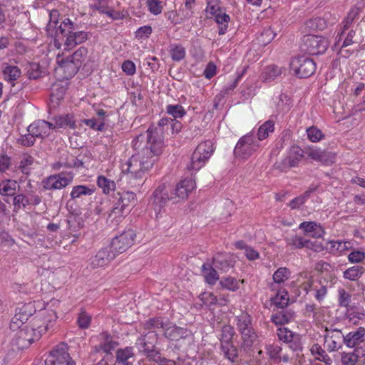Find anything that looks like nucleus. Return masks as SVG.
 I'll return each instance as SVG.
<instances>
[{
	"label": "nucleus",
	"mask_w": 365,
	"mask_h": 365,
	"mask_svg": "<svg viewBox=\"0 0 365 365\" xmlns=\"http://www.w3.org/2000/svg\"><path fill=\"white\" fill-rule=\"evenodd\" d=\"M364 270L365 269L362 266H353L346 269L344 272L343 276L346 279L356 281L362 276Z\"/></svg>",
	"instance_id": "obj_41"
},
{
	"label": "nucleus",
	"mask_w": 365,
	"mask_h": 365,
	"mask_svg": "<svg viewBox=\"0 0 365 365\" xmlns=\"http://www.w3.org/2000/svg\"><path fill=\"white\" fill-rule=\"evenodd\" d=\"M221 351L225 359L232 363H237L240 361L239 351L234 343L220 345Z\"/></svg>",
	"instance_id": "obj_26"
},
{
	"label": "nucleus",
	"mask_w": 365,
	"mask_h": 365,
	"mask_svg": "<svg viewBox=\"0 0 365 365\" xmlns=\"http://www.w3.org/2000/svg\"><path fill=\"white\" fill-rule=\"evenodd\" d=\"M97 185L103 190L105 194H108L115 189V182L103 175H100L97 179Z\"/></svg>",
	"instance_id": "obj_45"
},
{
	"label": "nucleus",
	"mask_w": 365,
	"mask_h": 365,
	"mask_svg": "<svg viewBox=\"0 0 365 365\" xmlns=\"http://www.w3.org/2000/svg\"><path fill=\"white\" fill-rule=\"evenodd\" d=\"M88 56V49L84 46H81L71 56H69L78 66H81L86 61Z\"/></svg>",
	"instance_id": "obj_48"
},
{
	"label": "nucleus",
	"mask_w": 365,
	"mask_h": 365,
	"mask_svg": "<svg viewBox=\"0 0 365 365\" xmlns=\"http://www.w3.org/2000/svg\"><path fill=\"white\" fill-rule=\"evenodd\" d=\"M53 129V123L44 120H38L29 125L27 131L34 134L36 138H43L50 134L51 130Z\"/></svg>",
	"instance_id": "obj_19"
},
{
	"label": "nucleus",
	"mask_w": 365,
	"mask_h": 365,
	"mask_svg": "<svg viewBox=\"0 0 365 365\" xmlns=\"http://www.w3.org/2000/svg\"><path fill=\"white\" fill-rule=\"evenodd\" d=\"M324 346L329 352H335L345 344V335L341 330L334 325L326 327L323 334Z\"/></svg>",
	"instance_id": "obj_7"
},
{
	"label": "nucleus",
	"mask_w": 365,
	"mask_h": 365,
	"mask_svg": "<svg viewBox=\"0 0 365 365\" xmlns=\"http://www.w3.org/2000/svg\"><path fill=\"white\" fill-rule=\"evenodd\" d=\"M360 11V9L356 6H354L350 9L346 17L343 21V30L341 32V35H344L345 31L347 30L350 27L351 24L354 22V21L358 18Z\"/></svg>",
	"instance_id": "obj_44"
},
{
	"label": "nucleus",
	"mask_w": 365,
	"mask_h": 365,
	"mask_svg": "<svg viewBox=\"0 0 365 365\" xmlns=\"http://www.w3.org/2000/svg\"><path fill=\"white\" fill-rule=\"evenodd\" d=\"M182 128L180 122L175 119L161 118L156 126H150L145 133L136 136L133 147L137 150L128 160L127 178L132 186L141 185L145 172L153 167L164 148L165 133L170 130L178 133Z\"/></svg>",
	"instance_id": "obj_1"
},
{
	"label": "nucleus",
	"mask_w": 365,
	"mask_h": 365,
	"mask_svg": "<svg viewBox=\"0 0 365 365\" xmlns=\"http://www.w3.org/2000/svg\"><path fill=\"white\" fill-rule=\"evenodd\" d=\"M274 123L272 120H267L258 129L257 140H262L269 136L270 133L274 132Z\"/></svg>",
	"instance_id": "obj_43"
},
{
	"label": "nucleus",
	"mask_w": 365,
	"mask_h": 365,
	"mask_svg": "<svg viewBox=\"0 0 365 365\" xmlns=\"http://www.w3.org/2000/svg\"><path fill=\"white\" fill-rule=\"evenodd\" d=\"M95 189L93 187H88L86 185H76L73 187L71 192V198L75 200L80 198L82 196L91 195L93 194Z\"/></svg>",
	"instance_id": "obj_38"
},
{
	"label": "nucleus",
	"mask_w": 365,
	"mask_h": 365,
	"mask_svg": "<svg viewBox=\"0 0 365 365\" xmlns=\"http://www.w3.org/2000/svg\"><path fill=\"white\" fill-rule=\"evenodd\" d=\"M51 305L38 310L29 324L21 327L16 334V342L21 348H25L34 341L38 340L41 336L49 331L56 324L57 319L56 312L51 309L52 306L59 304L58 300L51 302Z\"/></svg>",
	"instance_id": "obj_2"
},
{
	"label": "nucleus",
	"mask_w": 365,
	"mask_h": 365,
	"mask_svg": "<svg viewBox=\"0 0 365 365\" xmlns=\"http://www.w3.org/2000/svg\"><path fill=\"white\" fill-rule=\"evenodd\" d=\"M291 272L286 267H279L273 274V280L277 284H281L289 279Z\"/></svg>",
	"instance_id": "obj_49"
},
{
	"label": "nucleus",
	"mask_w": 365,
	"mask_h": 365,
	"mask_svg": "<svg viewBox=\"0 0 365 365\" xmlns=\"http://www.w3.org/2000/svg\"><path fill=\"white\" fill-rule=\"evenodd\" d=\"M116 257V254L109 247L100 250L90 259V265L93 269L108 265Z\"/></svg>",
	"instance_id": "obj_17"
},
{
	"label": "nucleus",
	"mask_w": 365,
	"mask_h": 365,
	"mask_svg": "<svg viewBox=\"0 0 365 365\" xmlns=\"http://www.w3.org/2000/svg\"><path fill=\"white\" fill-rule=\"evenodd\" d=\"M284 240L287 245L291 247L292 249H301L304 247L305 238L297 236V235L287 236Z\"/></svg>",
	"instance_id": "obj_47"
},
{
	"label": "nucleus",
	"mask_w": 365,
	"mask_h": 365,
	"mask_svg": "<svg viewBox=\"0 0 365 365\" xmlns=\"http://www.w3.org/2000/svg\"><path fill=\"white\" fill-rule=\"evenodd\" d=\"M136 201V195L133 192L123 191L113 196V207L108 215V220L118 223L131 210Z\"/></svg>",
	"instance_id": "obj_4"
},
{
	"label": "nucleus",
	"mask_w": 365,
	"mask_h": 365,
	"mask_svg": "<svg viewBox=\"0 0 365 365\" xmlns=\"http://www.w3.org/2000/svg\"><path fill=\"white\" fill-rule=\"evenodd\" d=\"M58 64L60 68L63 70L66 78L73 77L80 68V66H77L70 57L62 59Z\"/></svg>",
	"instance_id": "obj_28"
},
{
	"label": "nucleus",
	"mask_w": 365,
	"mask_h": 365,
	"mask_svg": "<svg viewBox=\"0 0 365 365\" xmlns=\"http://www.w3.org/2000/svg\"><path fill=\"white\" fill-rule=\"evenodd\" d=\"M304 157V151L297 145L290 148L288 155L280 162H276L274 168L281 172H287L289 168L297 167Z\"/></svg>",
	"instance_id": "obj_13"
},
{
	"label": "nucleus",
	"mask_w": 365,
	"mask_h": 365,
	"mask_svg": "<svg viewBox=\"0 0 365 365\" xmlns=\"http://www.w3.org/2000/svg\"><path fill=\"white\" fill-rule=\"evenodd\" d=\"M36 137L32 133L21 135L18 139V143L23 146L31 147L34 145Z\"/></svg>",
	"instance_id": "obj_62"
},
{
	"label": "nucleus",
	"mask_w": 365,
	"mask_h": 365,
	"mask_svg": "<svg viewBox=\"0 0 365 365\" xmlns=\"http://www.w3.org/2000/svg\"><path fill=\"white\" fill-rule=\"evenodd\" d=\"M338 292L339 305L341 307H346L348 309V308L350 307L351 295L349 292H347L344 289H339Z\"/></svg>",
	"instance_id": "obj_54"
},
{
	"label": "nucleus",
	"mask_w": 365,
	"mask_h": 365,
	"mask_svg": "<svg viewBox=\"0 0 365 365\" xmlns=\"http://www.w3.org/2000/svg\"><path fill=\"white\" fill-rule=\"evenodd\" d=\"M142 354L149 360L158 364V361L161 359L162 356L160 352L158 349L155 346L153 349H148Z\"/></svg>",
	"instance_id": "obj_61"
},
{
	"label": "nucleus",
	"mask_w": 365,
	"mask_h": 365,
	"mask_svg": "<svg viewBox=\"0 0 365 365\" xmlns=\"http://www.w3.org/2000/svg\"><path fill=\"white\" fill-rule=\"evenodd\" d=\"M329 44V41L325 37L307 35L304 36L300 48L302 51L309 55H319L327 51Z\"/></svg>",
	"instance_id": "obj_6"
},
{
	"label": "nucleus",
	"mask_w": 365,
	"mask_h": 365,
	"mask_svg": "<svg viewBox=\"0 0 365 365\" xmlns=\"http://www.w3.org/2000/svg\"><path fill=\"white\" fill-rule=\"evenodd\" d=\"M101 340L100 349L106 354L110 353V351L114 349L118 344V342L114 340L113 337L107 332H103L101 334Z\"/></svg>",
	"instance_id": "obj_35"
},
{
	"label": "nucleus",
	"mask_w": 365,
	"mask_h": 365,
	"mask_svg": "<svg viewBox=\"0 0 365 365\" xmlns=\"http://www.w3.org/2000/svg\"><path fill=\"white\" fill-rule=\"evenodd\" d=\"M195 187V182L192 178H185L179 182L172 191L175 202L185 200Z\"/></svg>",
	"instance_id": "obj_18"
},
{
	"label": "nucleus",
	"mask_w": 365,
	"mask_h": 365,
	"mask_svg": "<svg viewBox=\"0 0 365 365\" xmlns=\"http://www.w3.org/2000/svg\"><path fill=\"white\" fill-rule=\"evenodd\" d=\"M43 71L38 63H32L28 69V75L30 79H37L42 75Z\"/></svg>",
	"instance_id": "obj_64"
},
{
	"label": "nucleus",
	"mask_w": 365,
	"mask_h": 365,
	"mask_svg": "<svg viewBox=\"0 0 365 365\" xmlns=\"http://www.w3.org/2000/svg\"><path fill=\"white\" fill-rule=\"evenodd\" d=\"M19 186L16 180H6L0 183V195L4 196H14Z\"/></svg>",
	"instance_id": "obj_34"
},
{
	"label": "nucleus",
	"mask_w": 365,
	"mask_h": 365,
	"mask_svg": "<svg viewBox=\"0 0 365 365\" xmlns=\"http://www.w3.org/2000/svg\"><path fill=\"white\" fill-rule=\"evenodd\" d=\"M275 105L278 113L287 112L292 107L290 98L284 93H281L277 98Z\"/></svg>",
	"instance_id": "obj_42"
},
{
	"label": "nucleus",
	"mask_w": 365,
	"mask_h": 365,
	"mask_svg": "<svg viewBox=\"0 0 365 365\" xmlns=\"http://www.w3.org/2000/svg\"><path fill=\"white\" fill-rule=\"evenodd\" d=\"M220 283L223 288L231 291H235L239 288L238 282L234 277L225 278Z\"/></svg>",
	"instance_id": "obj_63"
},
{
	"label": "nucleus",
	"mask_w": 365,
	"mask_h": 365,
	"mask_svg": "<svg viewBox=\"0 0 365 365\" xmlns=\"http://www.w3.org/2000/svg\"><path fill=\"white\" fill-rule=\"evenodd\" d=\"M310 351L316 360L324 362L326 365H331L333 363L332 359L319 344H314L310 348Z\"/></svg>",
	"instance_id": "obj_25"
},
{
	"label": "nucleus",
	"mask_w": 365,
	"mask_h": 365,
	"mask_svg": "<svg viewBox=\"0 0 365 365\" xmlns=\"http://www.w3.org/2000/svg\"><path fill=\"white\" fill-rule=\"evenodd\" d=\"M14 206L16 209L25 208L30 205V200L28 197L24 194L15 195L13 199Z\"/></svg>",
	"instance_id": "obj_56"
},
{
	"label": "nucleus",
	"mask_w": 365,
	"mask_h": 365,
	"mask_svg": "<svg viewBox=\"0 0 365 365\" xmlns=\"http://www.w3.org/2000/svg\"><path fill=\"white\" fill-rule=\"evenodd\" d=\"M317 187L318 186L312 185L302 195L291 200L289 203L290 208L292 210L299 208L309 198L311 194L317 190Z\"/></svg>",
	"instance_id": "obj_29"
},
{
	"label": "nucleus",
	"mask_w": 365,
	"mask_h": 365,
	"mask_svg": "<svg viewBox=\"0 0 365 365\" xmlns=\"http://www.w3.org/2000/svg\"><path fill=\"white\" fill-rule=\"evenodd\" d=\"M364 355L358 354L357 352H342L341 353V362L342 365H355L360 357Z\"/></svg>",
	"instance_id": "obj_46"
},
{
	"label": "nucleus",
	"mask_w": 365,
	"mask_h": 365,
	"mask_svg": "<svg viewBox=\"0 0 365 365\" xmlns=\"http://www.w3.org/2000/svg\"><path fill=\"white\" fill-rule=\"evenodd\" d=\"M275 36V32L271 28L264 29L258 37V41L262 46H266L273 40Z\"/></svg>",
	"instance_id": "obj_50"
},
{
	"label": "nucleus",
	"mask_w": 365,
	"mask_h": 365,
	"mask_svg": "<svg viewBox=\"0 0 365 365\" xmlns=\"http://www.w3.org/2000/svg\"><path fill=\"white\" fill-rule=\"evenodd\" d=\"M73 180V175L63 173L51 175L42 181L43 187L46 190H59L66 187Z\"/></svg>",
	"instance_id": "obj_16"
},
{
	"label": "nucleus",
	"mask_w": 365,
	"mask_h": 365,
	"mask_svg": "<svg viewBox=\"0 0 365 365\" xmlns=\"http://www.w3.org/2000/svg\"><path fill=\"white\" fill-rule=\"evenodd\" d=\"M41 305L40 302H30L23 304L21 307L16 309L14 317L12 318L10 328L13 330L21 328V326L26 322L30 317L34 314H37L36 308Z\"/></svg>",
	"instance_id": "obj_9"
},
{
	"label": "nucleus",
	"mask_w": 365,
	"mask_h": 365,
	"mask_svg": "<svg viewBox=\"0 0 365 365\" xmlns=\"http://www.w3.org/2000/svg\"><path fill=\"white\" fill-rule=\"evenodd\" d=\"M282 73V69L275 65H271L264 68L262 77L264 81H271L274 80Z\"/></svg>",
	"instance_id": "obj_40"
},
{
	"label": "nucleus",
	"mask_w": 365,
	"mask_h": 365,
	"mask_svg": "<svg viewBox=\"0 0 365 365\" xmlns=\"http://www.w3.org/2000/svg\"><path fill=\"white\" fill-rule=\"evenodd\" d=\"M202 270L205 278V281L210 284H215L219 279L217 269L209 264H204Z\"/></svg>",
	"instance_id": "obj_37"
},
{
	"label": "nucleus",
	"mask_w": 365,
	"mask_h": 365,
	"mask_svg": "<svg viewBox=\"0 0 365 365\" xmlns=\"http://www.w3.org/2000/svg\"><path fill=\"white\" fill-rule=\"evenodd\" d=\"M294 312L282 309L281 311L277 312L272 316V322L277 325H282L288 323L294 318Z\"/></svg>",
	"instance_id": "obj_31"
},
{
	"label": "nucleus",
	"mask_w": 365,
	"mask_h": 365,
	"mask_svg": "<svg viewBox=\"0 0 365 365\" xmlns=\"http://www.w3.org/2000/svg\"><path fill=\"white\" fill-rule=\"evenodd\" d=\"M88 38V32L78 30V26L69 19H65L55 32L54 46L56 48L70 51Z\"/></svg>",
	"instance_id": "obj_3"
},
{
	"label": "nucleus",
	"mask_w": 365,
	"mask_h": 365,
	"mask_svg": "<svg viewBox=\"0 0 365 365\" xmlns=\"http://www.w3.org/2000/svg\"><path fill=\"white\" fill-rule=\"evenodd\" d=\"M259 147V143L252 133L242 136L237 142L234 154L235 157L243 159L248 158Z\"/></svg>",
	"instance_id": "obj_8"
},
{
	"label": "nucleus",
	"mask_w": 365,
	"mask_h": 365,
	"mask_svg": "<svg viewBox=\"0 0 365 365\" xmlns=\"http://www.w3.org/2000/svg\"><path fill=\"white\" fill-rule=\"evenodd\" d=\"M4 78L14 86L13 83L21 76V70L15 66H8L3 70Z\"/></svg>",
	"instance_id": "obj_39"
},
{
	"label": "nucleus",
	"mask_w": 365,
	"mask_h": 365,
	"mask_svg": "<svg viewBox=\"0 0 365 365\" xmlns=\"http://www.w3.org/2000/svg\"><path fill=\"white\" fill-rule=\"evenodd\" d=\"M170 53L171 58L175 61H180L185 58V51L180 45H171Z\"/></svg>",
	"instance_id": "obj_51"
},
{
	"label": "nucleus",
	"mask_w": 365,
	"mask_h": 365,
	"mask_svg": "<svg viewBox=\"0 0 365 365\" xmlns=\"http://www.w3.org/2000/svg\"><path fill=\"white\" fill-rule=\"evenodd\" d=\"M34 158L31 155H25L19 163V170L26 175H29L31 173L30 166L34 163Z\"/></svg>",
	"instance_id": "obj_52"
},
{
	"label": "nucleus",
	"mask_w": 365,
	"mask_h": 365,
	"mask_svg": "<svg viewBox=\"0 0 365 365\" xmlns=\"http://www.w3.org/2000/svg\"><path fill=\"white\" fill-rule=\"evenodd\" d=\"M55 122L54 129L58 128H70L75 129L76 120L74 119V115L73 114H66L62 115L55 116L53 118Z\"/></svg>",
	"instance_id": "obj_24"
},
{
	"label": "nucleus",
	"mask_w": 365,
	"mask_h": 365,
	"mask_svg": "<svg viewBox=\"0 0 365 365\" xmlns=\"http://www.w3.org/2000/svg\"><path fill=\"white\" fill-rule=\"evenodd\" d=\"M299 227L304 230L306 234L310 235L313 237H319L323 232L322 227L314 222H302Z\"/></svg>",
	"instance_id": "obj_36"
},
{
	"label": "nucleus",
	"mask_w": 365,
	"mask_h": 365,
	"mask_svg": "<svg viewBox=\"0 0 365 365\" xmlns=\"http://www.w3.org/2000/svg\"><path fill=\"white\" fill-rule=\"evenodd\" d=\"M167 113L174 118H182L186 113L181 105H168L166 108Z\"/></svg>",
	"instance_id": "obj_55"
},
{
	"label": "nucleus",
	"mask_w": 365,
	"mask_h": 365,
	"mask_svg": "<svg viewBox=\"0 0 365 365\" xmlns=\"http://www.w3.org/2000/svg\"><path fill=\"white\" fill-rule=\"evenodd\" d=\"M343 35L339 34V37L338 39H336L333 48L334 50H339V52L342 53L344 51L346 53V54L349 55L350 53L349 51L347 49H344L346 47L353 44L354 43L353 38L355 36V31L354 30H351L348 32L346 38L343 41V43L340 44L341 36Z\"/></svg>",
	"instance_id": "obj_27"
},
{
	"label": "nucleus",
	"mask_w": 365,
	"mask_h": 365,
	"mask_svg": "<svg viewBox=\"0 0 365 365\" xmlns=\"http://www.w3.org/2000/svg\"><path fill=\"white\" fill-rule=\"evenodd\" d=\"M305 153L314 160L322 162L325 160V153L320 149L309 148Z\"/></svg>",
	"instance_id": "obj_60"
},
{
	"label": "nucleus",
	"mask_w": 365,
	"mask_h": 365,
	"mask_svg": "<svg viewBox=\"0 0 365 365\" xmlns=\"http://www.w3.org/2000/svg\"><path fill=\"white\" fill-rule=\"evenodd\" d=\"M135 237L136 235L134 230L131 229L125 230L119 235L113 238L110 247L109 248L113 251L116 255L121 254L133 245Z\"/></svg>",
	"instance_id": "obj_12"
},
{
	"label": "nucleus",
	"mask_w": 365,
	"mask_h": 365,
	"mask_svg": "<svg viewBox=\"0 0 365 365\" xmlns=\"http://www.w3.org/2000/svg\"><path fill=\"white\" fill-rule=\"evenodd\" d=\"M213 145L211 141H205L200 143L193 152L190 163L187 165L188 170H200L210 158L213 153Z\"/></svg>",
	"instance_id": "obj_5"
},
{
	"label": "nucleus",
	"mask_w": 365,
	"mask_h": 365,
	"mask_svg": "<svg viewBox=\"0 0 365 365\" xmlns=\"http://www.w3.org/2000/svg\"><path fill=\"white\" fill-rule=\"evenodd\" d=\"M45 365H76L68 352V346L65 343L56 346L45 360Z\"/></svg>",
	"instance_id": "obj_11"
},
{
	"label": "nucleus",
	"mask_w": 365,
	"mask_h": 365,
	"mask_svg": "<svg viewBox=\"0 0 365 365\" xmlns=\"http://www.w3.org/2000/svg\"><path fill=\"white\" fill-rule=\"evenodd\" d=\"M345 345L354 348L358 354L365 355V329L359 327L356 330L345 334Z\"/></svg>",
	"instance_id": "obj_14"
},
{
	"label": "nucleus",
	"mask_w": 365,
	"mask_h": 365,
	"mask_svg": "<svg viewBox=\"0 0 365 365\" xmlns=\"http://www.w3.org/2000/svg\"><path fill=\"white\" fill-rule=\"evenodd\" d=\"M152 205L156 212H160L170 200L175 202V197L171 192L170 194L165 185H159L151 196Z\"/></svg>",
	"instance_id": "obj_15"
},
{
	"label": "nucleus",
	"mask_w": 365,
	"mask_h": 365,
	"mask_svg": "<svg viewBox=\"0 0 365 365\" xmlns=\"http://www.w3.org/2000/svg\"><path fill=\"white\" fill-rule=\"evenodd\" d=\"M282 351V347L278 345L269 344L267 346V352L271 360L277 362L280 359V354Z\"/></svg>",
	"instance_id": "obj_57"
},
{
	"label": "nucleus",
	"mask_w": 365,
	"mask_h": 365,
	"mask_svg": "<svg viewBox=\"0 0 365 365\" xmlns=\"http://www.w3.org/2000/svg\"><path fill=\"white\" fill-rule=\"evenodd\" d=\"M237 331H242L253 328L252 323V317L247 312H242L235 318Z\"/></svg>",
	"instance_id": "obj_32"
},
{
	"label": "nucleus",
	"mask_w": 365,
	"mask_h": 365,
	"mask_svg": "<svg viewBox=\"0 0 365 365\" xmlns=\"http://www.w3.org/2000/svg\"><path fill=\"white\" fill-rule=\"evenodd\" d=\"M235 331L233 327L229 324H224L220 329V334L218 339L220 341V345L228 344L233 343V337L235 335Z\"/></svg>",
	"instance_id": "obj_30"
},
{
	"label": "nucleus",
	"mask_w": 365,
	"mask_h": 365,
	"mask_svg": "<svg viewBox=\"0 0 365 365\" xmlns=\"http://www.w3.org/2000/svg\"><path fill=\"white\" fill-rule=\"evenodd\" d=\"M272 303L277 307L280 309H284L289 302V298L287 297V292H284V294L277 293L272 299Z\"/></svg>",
	"instance_id": "obj_59"
},
{
	"label": "nucleus",
	"mask_w": 365,
	"mask_h": 365,
	"mask_svg": "<svg viewBox=\"0 0 365 365\" xmlns=\"http://www.w3.org/2000/svg\"><path fill=\"white\" fill-rule=\"evenodd\" d=\"M165 324L166 323H164L160 317H155L143 323V327L145 329H164Z\"/></svg>",
	"instance_id": "obj_53"
},
{
	"label": "nucleus",
	"mask_w": 365,
	"mask_h": 365,
	"mask_svg": "<svg viewBox=\"0 0 365 365\" xmlns=\"http://www.w3.org/2000/svg\"><path fill=\"white\" fill-rule=\"evenodd\" d=\"M158 335L154 331H149L144 334H141L135 342V346L140 352H143L155 346L158 341Z\"/></svg>",
	"instance_id": "obj_21"
},
{
	"label": "nucleus",
	"mask_w": 365,
	"mask_h": 365,
	"mask_svg": "<svg viewBox=\"0 0 365 365\" xmlns=\"http://www.w3.org/2000/svg\"><path fill=\"white\" fill-rule=\"evenodd\" d=\"M164 336L170 340H179L185 338L187 335V330L185 328L180 327L175 324L168 322L164 327Z\"/></svg>",
	"instance_id": "obj_22"
},
{
	"label": "nucleus",
	"mask_w": 365,
	"mask_h": 365,
	"mask_svg": "<svg viewBox=\"0 0 365 365\" xmlns=\"http://www.w3.org/2000/svg\"><path fill=\"white\" fill-rule=\"evenodd\" d=\"M240 334H241L242 341L241 347L243 349L251 348L257 339V334H256L254 328L242 331Z\"/></svg>",
	"instance_id": "obj_33"
},
{
	"label": "nucleus",
	"mask_w": 365,
	"mask_h": 365,
	"mask_svg": "<svg viewBox=\"0 0 365 365\" xmlns=\"http://www.w3.org/2000/svg\"><path fill=\"white\" fill-rule=\"evenodd\" d=\"M307 133L309 140L312 142H318L324 138L322 132L314 126L308 128Z\"/></svg>",
	"instance_id": "obj_58"
},
{
	"label": "nucleus",
	"mask_w": 365,
	"mask_h": 365,
	"mask_svg": "<svg viewBox=\"0 0 365 365\" xmlns=\"http://www.w3.org/2000/svg\"><path fill=\"white\" fill-rule=\"evenodd\" d=\"M236 261L230 254H217L213 257L212 265L222 272H228L233 269Z\"/></svg>",
	"instance_id": "obj_20"
},
{
	"label": "nucleus",
	"mask_w": 365,
	"mask_h": 365,
	"mask_svg": "<svg viewBox=\"0 0 365 365\" xmlns=\"http://www.w3.org/2000/svg\"><path fill=\"white\" fill-rule=\"evenodd\" d=\"M290 68L297 77L300 78H308L314 73L316 63L312 58L302 56L294 58L292 60Z\"/></svg>",
	"instance_id": "obj_10"
},
{
	"label": "nucleus",
	"mask_w": 365,
	"mask_h": 365,
	"mask_svg": "<svg viewBox=\"0 0 365 365\" xmlns=\"http://www.w3.org/2000/svg\"><path fill=\"white\" fill-rule=\"evenodd\" d=\"M116 361L118 365H133L135 361L133 348L126 347L116 352Z\"/></svg>",
	"instance_id": "obj_23"
}]
</instances>
